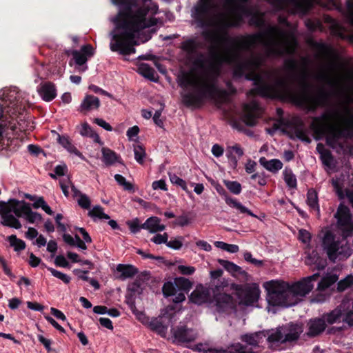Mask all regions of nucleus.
<instances>
[{"mask_svg": "<svg viewBox=\"0 0 353 353\" xmlns=\"http://www.w3.org/2000/svg\"><path fill=\"white\" fill-rule=\"evenodd\" d=\"M203 36L212 44L218 46L221 43L232 45L224 54L215 51L212 53L214 61L221 65L226 62L234 65L233 77H244L253 81L255 88L249 91L252 96H260L263 98L277 99L283 102H289L297 106L304 107L310 112H314L319 106H323L328 99V94L320 89L317 94L310 93L312 84L308 81V72L303 71L300 76L301 92L294 91L285 79H279L272 85L265 81L264 78L256 71L265 63V59L261 54L252 52L250 57L243 59V51H250L265 36L270 38L267 53L268 56L282 57L291 54L294 48L290 46L288 32L277 26H268L264 32L243 36L240 38H232L225 32L203 31Z\"/></svg>", "mask_w": 353, "mask_h": 353, "instance_id": "nucleus-1", "label": "nucleus"}, {"mask_svg": "<svg viewBox=\"0 0 353 353\" xmlns=\"http://www.w3.org/2000/svg\"><path fill=\"white\" fill-rule=\"evenodd\" d=\"M178 84L183 90L193 87L196 92H187L181 94L182 102L187 108H201L205 100L214 101L217 104H223L228 100L229 93L219 88L214 81L199 79L192 73L183 71L178 77Z\"/></svg>", "mask_w": 353, "mask_h": 353, "instance_id": "nucleus-2", "label": "nucleus"}, {"mask_svg": "<svg viewBox=\"0 0 353 353\" xmlns=\"http://www.w3.org/2000/svg\"><path fill=\"white\" fill-rule=\"evenodd\" d=\"M112 1L117 5L123 6L114 19L117 29L122 30V31L114 34V38L118 43L112 46L113 50L118 49L121 40L132 39L135 37V33H139L145 28L157 25V19L156 18L148 19L146 17L150 10L148 7H140L133 12L130 2L127 0Z\"/></svg>", "mask_w": 353, "mask_h": 353, "instance_id": "nucleus-3", "label": "nucleus"}, {"mask_svg": "<svg viewBox=\"0 0 353 353\" xmlns=\"http://www.w3.org/2000/svg\"><path fill=\"white\" fill-rule=\"evenodd\" d=\"M331 114L323 113L319 117L312 119L311 129L318 136L325 137V143L330 148L336 149L343 148V145L339 141L341 139H352L353 137V113L348 111V117L345 120L344 127L330 123Z\"/></svg>", "mask_w": 353, "mask_h": 353, "instance_id": "nucleus-4", "label": "nucleus"}, {"mask_svg": "<svg viewBox=\"0 0 353 353\" xmlns=\"http://www.w3.org/2000/svg\"><path fill=\"white\" fill-rule=\"evenodd\" d=\"M267 290L268 303L272 306L290 307L296 305V301L291 298L289 283L285 281H270L264 284Z\"/></svg>", "mask_w": 353, "mask_h": 353, "instance_id": "nucleus-5", "label": "nucleus"}, {"mask_svg": "<svg viewBox=\"0 0 353 353\" xmlns=\"http://www.w3.org/2000/svg\"><path fill=\"white\" fill-rule=\"evenodd\" d=\"M227 4L233 6L234 17L232 21L223 19L220 22L221 30L216 31L221 34L227 32V29L232 27H239L243 22V14H251L250 6V0H227ZM212 32V30H210Z\"/></svg>", "mask_w": 353, "mask_h": 353, "instance_id": "nucleus-6", "label": "nucleus"}, {"mask_svg": "<svg viewBox=\"0 0 353 353\" xmlns=\"http://www.w3.org/2000/svg\"><path fill=\"white\" fill-rule=\"evenodd\" d=\"M276 11L289 8L292 14H307L312 6V0H266Z\"/></svg>", "mask_w": 353, "mask_h": 353, "instance_id": "nucleus-7", "label": "nucleus"}, {"mask_svg": "<svg viewBox=\"0 0 353 353\" xmlns=\"http://www.w3.org/2000/svg\"><path fill=\"white\" fill-rule=\"evenodd\" d=\"M221 285H216L214 290L213 300L216 311L219 314H230L237 310L238 301L231 294L221 292Z\"/></svg>", "mask_w": 353, "mask_h": 353, "instance_id": "nucleus-8", "label": "nucleus"}, {"mask_svg": "<svg viewBox=\"0 0 353 353\" xmlns=\"http://www.w3.org/2000/svg\"><path fill=\"white\" fill-rule=\"evenodd\" d=\"M23 110L21 101L17 99V93L11 92L4 96L0 101V120L9 121L12 115L17 114Z\"/></svg>", "mask_w": 353, "mask_h": 353, "instance_id": "nucleus-9", "label": "nucleus"}, {"mask_svg": "<svg viewBox=\"0 0 353 353\" xmlns=\"http://www.w3.org/2000/svg\"><path fill=\"white\" fill-rule=\"evenodd\" d=\"M214 6V0H199L193 7L192 17L199 27L206 28L210 26V17Z\"/></svg>", "mask_w": 353, "mask_h": 353, "instance_id": "nucleus-10", "label": "nucleus"}, {"mask_svg": "<svg viewBox=\"0 0 353 353\" xmlns=\"http://www.w3.org/2000/svg\"><path fill=\"white\" fill-rule=\"evenodd\" d=\"M334 216L337 219V225L341 230L343 236L344 238L352 236L353 235V220L348 207L341 203Z\"/></svg>", "mask_w": 353, "mask_h": 353, "instance_id": "nucleus-11", "label": "nucleus"}, {"mask_svg": "<svg viewBox=\"0 0 353 353\" xmlns=\"http://www.w3.org/2000/svg\"><path fill=\"white\" fill-rule=\"evenodd\" d=\"M232 288L235 290V295L239 299L238 305L250 306L258 301L260 296L258 287H243L241 285L232 284Z\"/></svg>", "mask_w": 353, "mask_h": 353, "instance_id": "nucleus-12", "label": "nucleus"}, {"mask_svg": "<svg viewBox=\"0 0 353 353\" xmlns=\"http://www.w3.org/2000/svg\"><path fill=\"white\" fill-rule=\"evenodd\" d=\"M321 245L330 261L335 262L340 248V242L336 239L334 234L328 230L324 234Z\"/></svg>", "mask_w": 353, "mask_h": 353, "instance_id": "nucleus-13", "label": "nucleus"}, {"mask_svg": "<svg viewBox=\"0 0 353 353\" xmlns=\"http://www.w3.org/2000/svg\"><path fill=\"white\" fill-rule=\"evenodd\" d=\"M243 112L241 117L242 121L248 126L256 125L260 112L259 105L256 102L246 103L243 105Z\"/></svg>", "mask_w": 353, "mask_h": 353, "instance_id": "nucleus-14", "label": "nucleus"}, {"mask_svg": "<svg viewBox=\"0 0 353 353\" xmlns=\"http://www.w3.org/2000/svg\"><path fill=\"white\" fill-rule=\"evenodd\" d=\"M172 330L173 336L179 345L192 343L197 338V334L186 325L177 326Z\"/></svg>", "mask_w": 353, "mask_h": 353, "instance_id": "nucleus-15", "label": "nucleus"}, {"mask_svg": "<svg viewBox=\"0 0 353 353\" xmlns=\"http://www.w3.org/2000/svg\"><path fill=\"white\" fill-rule=\"evenodd\" d=\"M289 288L288 292L291 294V298L295 299L296 304L299 301V296H305L309 294L313 289V285L303 279L292 285L289 283Z\"/></svg>", "mask_w": 353, "mask_h": 353, "instance_id": "nucleus-16", "label": "nucleus"}, {"mask_svg": "<svg viewBox=\"0 0 353 353\" xmlns=\"http://www.w3.org/2000/svg\"><path fill=\"white\" fill-rule=\"evenodd\" d=\"M307 331L306 335L307 337L312 339L321 336L325 332L327 324L323 317L318 316L310 319L307 323Z\"/></svg>", "mask_w": 353, "mask_h": 353, "instance_id": "nucleus-17", "label": "nucleus"}, {"mask_svg": "<svg viewBox=\"0 0 353 353\" xmlns=\"http://www.w3.org/2000/svg\"><path fill=\"white\" fill-rule=\"evenodd\" d=\"M37 91L41 99L46 102L52 101L57 97L55 85L50 81L41 83L37 88Z\"/></svg>", "mask_w": 353, "mask_h": 353, "instance_id": "nucleus-18", "label": "nucleus"}, {"mask_svg": "<svg viewBox=\"0 0 353 353\" xmlns=\"http://www.w3.org/2000/svg\"><path fill=\"white\" fill-rule=\"evenodd\" d=\"M100 105V100L98 97L92 94H86L78 110L83 114H87L90 111L98 110Z\"/></svg>", "mask_w": 353, "mask_h": 353, "instance_id": "nucleus-19", "label": "nucleus"}, {"mask_svg": "<svg viewBox=\"0 0 353 353\" xmlns=\"http://www.w3.org/2000/svg\"><path fill=\"white\" fill-rule=\"evenodd\" d=\"M210 299V294L209 290L201 285L197 286L190 296V301L197 305L207 303Z\"/></svg>", "mask_w": 353, "mask_h": 353, "instance_id": "nucleus-20", "label": "nucleus"}, {"mask_svg": "<svg viewBox=\"0 0 353 353\" xmlns=\"http://www.w3.org/2000/svg\"><path fill=\"white\" fill-rule=\"evenodd\" d=\"M134 37L132 39H123L121 41L120 46H119L117 50H113L112 49V46L117 44L118 42L114 38V34H112V39L114 41V43H110V48L112 52H119V53L122 55H130L135 53L136 49L133 47V43L132 42L134 41Z\"/></svg>", "mask_w": 353, "mask_h": 353, "instance_id": "nucleus-21", "label": "nucleus"}, {"mask_svg": "<svg viewBox=\"0 0 353 353\" xmlns=\"http://www.w3.org/2000/svg\"><path fill=\"white\" fill-rule=\"evenodd\" d=\"M11 124L10 121L0 123V148L1 150H10L14 139L8 137L7 130Z\"/></svg>", "mask_w": 353, "mask_h": 353, "instance_id": "nucleus-22", "label": "nucleus"}, {"mask_svg": "<svg viewBox=\"0 0 353 353\" xmlns=\"http://www.w3.org/2000/svg\"><path fill=\"white\" fill-rule=\"evenodd\" d=\"M287 331L288 332L285 334L282 343L297 341L303 332V327L297 323H290Z\"/></svg>", "mask_w": 353, "mask_h": 353, "instance_id": "nucleus-23", "label": "nucleus"}, {"mask_svg": "<svg viewBox=\"0 0 353 353\" xmlns=\"http://www.w3.org/2000/svg\"><path fill=\"white\" fill-rule=\"evenodd\" d=\"M250 12L251 14H243V17H250L249 19V24L259 28L265 27V21L264 19V13L259 10H254L253 7L250 8Z\"/></svg>", "mask_w": 353, "mask_h": 353, "instance_id": "nucleus-24", "label": "nucleus"}, {"mask_svg": "<svg viewBox=\"0 0 353 353\" xmlns=\"http://www.w3.org/2000/svg\"><path fill=\"white\" fill-rule=\"evenodd\" d=\"M116 270L121 273L120 276H118L121 280L132 278L138 273V269L130 264H119Z\"/></svg>", "mask_w": 353, "mask_h": 353, "instance_id": "nucleus-25", "label": "nucleus"}, {"mask_svg": "<svg viewBox=\"0 0 353 353\" xmlns=\"http://www.w3.org/2000/svg\"><path fill=\"white\" fill-rule=\"evenodd\" d=\"M221 190L225 193V201L229 206L239 210L241 213L247 214L252 217H256V216L251 210L243 205L236 199H233L229 196L223 188H221Z\"/></svg>", "mask_w": 353, "mask_h": 353, "instance_id": "nucleus-26", "label": "nucleus"}, {"mask_svg": "<svg viewBox=\"0 0 353 353\" xmlns=\"http://www.w3.org/2000/svg\"><path fill=\"white\" fill-rule=\"evenodd\" d=\"M218 263L233 276H236L237 274L245 276L247 274V272L245 270H242L240 266L236 265L233 262L220 259H218Z\"/></svg>", "mask_w": 353, "mask_h": 353, "instance_id": "nucleus-27", "label": "nucleus"}, {"mask_svg": "<svg viewBox=\"0 0 353 353\" xmlns=\"http://www.w3.org/2000/svg\"><path fill=\"white\" fill-rule=\"evenodd\" d=\"M309 43L314 49L317 50L323 56L330 57L334 54V48L324 42H317L311 39L310 40Z\"/></svg>", "mask_w": 353, "mask_h": 353, "instance_id": "nucleus-28", "label": "nucleus"}, {"mask_svg": "<svg viewBox=\"0 0 353 353\" xmlns=\"http://www.w3.org/2000/svg\"><path fill=\"white\" fill-rule=\"evenodd\" d=\"M201 47V43L196 38L188 39L181 43V49L189 55H194Z\"/></svg>", "mask_w": 353, "mask_h": 353, "instance_id": "nucleus-29", "label": "nucleus"}, {"mask_svg": "<svg viewBox=\"0 0 353 353\" xmlns=\"http://www.w3.org/2000/svg\"><path fill=\"white\" fill-rule=\"evenodd\" d=\"M259 163L266 170L273 173L277 172L283 167V163L279 159H271L267 160L265 157H261L259 159Z\"/></svg>", "mask_w": 353, "mask_h": 353, "instance_id": "nucleus-30", "label": "nucleus"}, {"mask_svg": "<svg viewBox=\"0 0 353 353\" xmlns=\"http://www.w3.org/2000/svg\"><path fill=\"white\" fill-rule=\"evenodd\" d=\"M337 280L336 274H327L319 282L316 290L320 292H324L334 285Z\"/></svg>", "mask_w": 353, "mask_h": 353, "instance_id": "nucleus-31", "label": "nucleus"}, {"mask_svg": "<svg viewBox=\"0 0 353 353\" xmlns=\"http://www.w3.org/2000/svg\"><path fill=\"white\" fill-rule=\"evenodd\" d=\"M137 72L140 74L141 76L152 81L155 82L157 81V79H156L154 77V69L148 63H139L137 67Z\"/></svg>", "mask_w": 353, "mask_h": 353, "instance_id": "nucleus-32", "label": "nucleus"}, {"mask_svg": "<svg viewBox=\"0 0 353 353\" xmlns=\"http://www.w3.org/2000/svg\"><path fill=\"white\" fill-rule=\"evenodd\" d=\"M103 154V161L106 165H110L115 162H120V156L118 155L114 151L108 148H103L101 150Z\"/></svg>", "mask_w": 353, "mask_h": 353, "instance_id": "nucleus-33", "label": "nucleus"}, {"mask_svg": "<svg viewBox=\"0 0 353 353\" xmlns=\"http://www.w3.org/2000/svg\"><path fill=\"white\" fill-rule=\"evenodd\" d=\"M223 353H254L250 348L247 350V347L241 343H234L223 349Z\"/></svg>", "mask_w": 353, "mask_h": 353, "instance_id": "nucleus-34", "label": "nucleus"}, {"mask_svg": "<svg viewBox=\"0 0 353 353\" xmlns=\"http://www.w3.org/2000/svg\"><path fill=\"white\" fill-rule=\"evenodd\" d=\"M307 204L312 210L319 212L317 192L312 188L309 189L307 192Z\"/></svg>", "mask_w": 353, "mask_h": 353, "instance_id": "nucleus-35", "label": "nucleus"}, {"mask_svg": "<svg viewBox=\"0 0 353 353\" xmlns=\"http://www.w3.org/2000/svg\"><path fill=\"white\" fill-rule=\"evenodd\" d=\"M306 263L307 264H314L318 270H323L326 265V261L322 259L316 252H312V253L307 256Z\"/></svg>", "mask_w": 353, "mask_h": 353, "instance_id": "nucleus-36", "label": "nucleus"}, {"mask_svg": "<svg viewBox=\"0 0 353 353\" xmlns=\"http://www.w3.org/2000/svg\"><path fill=\"white\" fill-rule=\"evenodd\" d=\"M10 245L14 248L15 252H21L26 249V244L24 241L18 239L16 235L12 234L7 237Z\"/></svg>", "mask_w": 353, "mask_h": 353, "instance_id": "nucleus-37", "label": "nucleus"}, {"mask_svg": "<svg viewBox=\"0 0 353 353\" xmlns=\"http://www.w3.org/2000/svg\"><path fill=\"white\" fill-rule=\"evenodd\" d=\"M268 336L267 341L269 343H275L281 342L283 340V333L282 332V327H279L276 329V330H271L270 332L266 334Z\"/></svg>", "mask_w": 353, "mask_h": 353, "instance_id": "nucleus-38", "label": "nucleus"}, {"mask_svg": "<svg viewBox=\"0 0 353 353\" xmlns=\"http://www.w3.org/2000/svg\"><path fill=\"white\" fill-rule=\"evenodd\" d=\"M161 220L157 216H151L146 219V221L141 224V227L144 230H148L150 233L157 232V225Z\"/></svg>", "mask_w": 353, "mask_h": 353, "instance_id": "nucleus-39", "label": "nucleus"}, {"mask_svg": "<svg viewBox=\"0 0 353 353\" xmlns=\"http://www.w3.org/2000/svg\"><path fill=\"white\" fill-rule=\"evenodd\" d=\"M0 223L6 227L12 228L15 229H20L21 228V222L14 216H3V220Z\"/></svg>", "mask_w": 353, "mask_h": 353, "instance_id": "nucleus-40", "label": "nucleus"}, {"mask_svg": "<svg viewBox=\"0 0 353 353\" xmlns=\"http://www.w3.org/2000/svg\"><path fill=\"white\" fill-rule=\"evenodd\" d=\"M284 181L287 185L290 188H296L297 181L296 176L293 174L291 169L285 168L283 171Z\"/></svg>", "mask_w": 353, "mask_h": 353, "instance_id": "nucleus-41", "label": "nucleus"}, {"mask_svg": "<svg viewBox=\"0 0 353 353\" xmlns=\"http://www.w3.org/2000/svg\"><path fill=\"white\" fill-rule=\"evenodd\" d=\"M26 212V219L30 223H34L37 221H41L43 218L41 214L33 212L31 207H26L23 209Z\"/></svg>", "mask_w": 353, "mask_h": 353, "instance_id": "nucleus-42", "label": "nucleus"}, {"mask_svg": "<svg viewBox=\"0 0 353 353\" xmlns=\"http://www.w3.org/2000/svg\"><path fill=\"white\" fill-rule=\"evenodd\" d=\"M174 285L179 290L185 292H188L192 286L190 281L184 277L176 278L174 281Z\"/></svg>", "mask_w": 353, "mask_h": 353, "instance_id": "nucleus-43", "label": "nucleus"}, {"mask_svg": "<svg viewBox=\"0 0 353 353\" xmlns=\"http://www.w3.org/2000/svg\"><path fill=\"white\" fill-rule=\"evenodd\" d=\"M183 241V236H178L175 238H171L170 241L168 239L166 245L171 249L179 250L182 248Z\"/></svg>", "mask_w": 353, "mask_h": 353, "instance_id": "nucleus-44", "label": "nucleus"}, {"mask_svg": "<svg viewBox=\"0 0 353 353\" xmlns=\"http://www.w3.org/2000/svg\"><path fill=\"white\" fill-rule=\"evenodd\" d=\"M88 215L91 217H97L100 219H110V216L103 212V209L100 205L94 206L92 210L89 211Z\"/></svg>", "mask_w": 353, "mask_h": 353, "instance_id": "nucleus-45", "label": "nucleus"}, {"mask_svg": "<svg viewBox=\"0 0 353 353\" xmlns=\"http://www.w3.org/2000/svg\"><path fill=\"white\" fill-rule=\"evenodd\" d=\"M224 184L226 188L233 194H239L241 192L242 188L240 183L236 181H224Z\"/></svg>", "mask_w": 353, "mask_h": 353, "instance_id": "nucleus-46", "label": "nucleus"}, {"mask_svg": "<svg viewBox=\"0 0 353 353\" xmlns=\"http://www.w3.org/2000/svg\"><path fill=\"white\" fill-rule=\"evenodd\" d=\"M353 285V275H348L337 283V291L343 292Z\"/></svg>", "mask_w": 353, "mask_h": 353, "instance_id": "nucleus-47", "label": "nucleus"}, {"mask_svg": "<svg viewBox=\"0 0 353 353\" xmlns=\"http://www.w3.org/2000/svg\"><path fill=\"white\" fill-rule=\"evenodd\" d=\"M128 290L132 295L141 294L143 292L142 282L140 279H136L128 285Z\"/></svg>", "mask_w": 353, "mask_h": 353, "instance_id": "nucleus-48", "label": "nucleus"}, {"mask_svg": "<svg viewBox=\"0 0 353 353\" xmlns=\"http://www.w3.org/2000/svg\"><path fill=\"white\" fill-rule=\"evenodd\" d=\"M48 270L50 272L52 276L61 280L65 284H68L71 281V278L70 276L60 271H58L52 268H48Z\"/></svg>", "mask_w": 353, "mask_h": 353, "instance_id": "nucleus-49", "label": "nucleus"}, {"mask_svg": "<svg viewBox=\"0 0 353 353\" xmlns=\"http://www.w3.org/2000/svg\"><path fill=\"white\" fill-rule=\"evenodd\" d=\"M134 159L139 164L143 163V159L146 155L144 148L140 145H137L134 148Z\"/></svg>", "mask_w": 353, "mask_h": 353, "instance_id": "nucleus-50", "label": "nucleus"}, {"mask_svg": "<svg viewBox=\"0 0 353 353\" xmlns=\"http://www.w3.org/2000/svg\"><path fill=\"white\" fill-rule=\"evenodd\" d=\"M230 153L232 155H236L238 158H241L244 154L243 148L237 143L227 148L226 155H228Z\"/></svg>", "mask_w": 353, "mask_h": 353, "instance_id": "nucleus-51", "label": "nucleus"}, {"mask_svg": "<svg viewBox=\"0 0 353 353\" xmlns=\"http://www.w3.org/2000/svg\"><path fill=\"white\" fill-rule=\"evenodd\" d=\"M162 292L165 297L174 295L176 292L175 285L172 282H165L163 285Z\"/></svg>", "mask_w": 353, "mask_h": 353, "instance_id": "nucleus-52", "label": "nucleus"}, {"mask_svg": "<svg viewBox=\"0 0 353 353\" xmlns=\"http://www.w3.org/2000/svg\"><path fill=\"white\" fill-rule=\"evenodd\" d=\"M285 68L290 72L295 73L299 68V64L294 59H288L284 61Z\"/></svg>", "mask_w": 353, "mask_h": 353, "instance_id": "nucleus-53", "label": "nucleus"}, {"mask_svg": "<svg viewBox=\"0 0 353 353\" xmlns=\"http://www.w3.org/2000/svg\"><path fill=\"white\" fill-rule=\"evenodd\" d=\"M126 223L128 225L130 232L133 234H137L143 229L138 218L134 219L132 221H128Z\"/></svg>", "mask_w": 353, "mask_h": 353, "instance_id": "nucleus-54", "label": "nucleus"}, {"mask_svg": "<svg viewBox=\"0 0 353 353\" xmlns=\"http://www.w3.org/2000/svg\"><path fill=\"white\" fill-rule=\"evenodd\" d=\"M305 23L307 28L311 32L322 28L321 22L319 20L307 19Z\"/></svg>", "mask_w": 353, "mask_h": 353, "instance_id": "nucleus-55", "label": "nucleus"}, {"mask_svg": "<svg viewBox=\"0 0 353 353\" xmlns=\"http://www.w3.org/2000/svg\"><path fill=\"white\" fill-rule=\"evenodd\" d=\"M170 180L172 184H175L178 186H180L183 190L187 191L188 187L186 182L181 178L179 177L177 175L174 174H170Z\"/></svg>", "mask_w": 353, "mask_h": 353, "instance_id": "nucleus-56", "label": "nucleus"}, {"mask_svg": "<svg viewBox=\"0 0 353 353\" xmlns=\"http://www.w3.org/2000/svg\"><path fill=\"white\" fill-rule=\"evenodd\" d=\"M257 335L256 334H245L243 335H241V340L243 342L246 343L247 344L257 347V341L256 339H255L254 337H256Z\"/></svg>", "mask_w": 353, "mask_h": 353, "instance_id": "nucleus-57", "label": "nucleus"}, {"mask_svg": "<svg viewBox=\"0 0 353 353\" xmlns=\"http://www.w3.org/2000/svg\"><path fill=\"white\" fill-rule=\"evenodd\" d=\"M72 56L76 64L79 65H84L88 61V58L85 57V55L83 54L81 52L77 50H74L72 52Z\"/></svg>", "mask_w": 353, "mask_h": 353, "instance_id": "nucleus-58", "label": "nucleus"}, {"mask_svg": "<svg viewBox=\"0 0 353 353\" xmlns=\"http://www.w3.org/2000/svg\"><path fill=\"white\" fill-rule=\"evenodd\" d=\"M321 160L323 163L330 167L332 161L334 160V157L332 152L328 150H325L323 152H321Z\"/></svg>", "mask_w": 353, "mask_h": 353, "instance_id": "nucleus-59", "label": "nucleus"}, {"mask_svg": "<svg viewBox=\"0 0 353 353\" xmlns=\"http://www.w3.org/2000/svg\"><path fill=\"white\" fill-rule=\"evenodd\" d=\"M190 222V219L187 214H182L176 217L173 223L181 227H184L189 225Z\"/></svg>", "mask_w": 353, "mask_h": 353, "instance_id": "nucleus-60", "label": "nucleus"}, {"mask_svg": "<svg viewBox=\"0 0 353 353\" xmlns=\"http://www.w3.org/2000/svg\"><path fill=\"white\" fill-rule=\"evenodd\" d=\"M347 7V19L349 23L353 26V0L346 1Z\"/></svg>", "mask_w": 353, "mask_h": 353, "instance_id": "nucleus-61", "label": "nucleus"}, {"mask_svg": "<svg viewBox=\"0 0 353 353\" xmlns=\"http://www.w3.org/2000/svg\"><path fill=\"white\" fill-rule=\"evenodd\" d=\"M244 259L247 262L254 265L255 266L260 267L263 265V261L261 260H258L252 257L251 252H245L244 253Z\"/></svg>", "mask_w": 353, "mask_h": 353, "instance_id": "nucleus-62", "label": "nucleus"}, {"mask_svg": "<svg viewBox=\"0 0 353 353\" xmlns=\"http://www.w3.org/2000/svg\"><path fill=\"white\" fill-rule=\"evenodd\" d=\"M78 204L83 209L88 210L90 208L91 201L86 194H83L78 199Z\"/></svg>", "mask_w": 353, "mask_h": 353, "instance_id": "nucleus-63", "label": "nucleus"}, {"mask_svg": "<svg viewBox=\"0 0 353 353\" xmlns=\"http://www.w3.org/2000/svg\"><path fill=\"white\" fill-rule=\"evenodd\" d=\"M168 239V234L165 232L163 234H157L155 236H154L151 239V241L154 242V243L159 245L161 243H165L166 245L167 240Z\"/></svg>", "mask_w": 353, "mask_h": 353, "instance_id": "nucleus-64", "label": "nucleus"}]
</instances>
